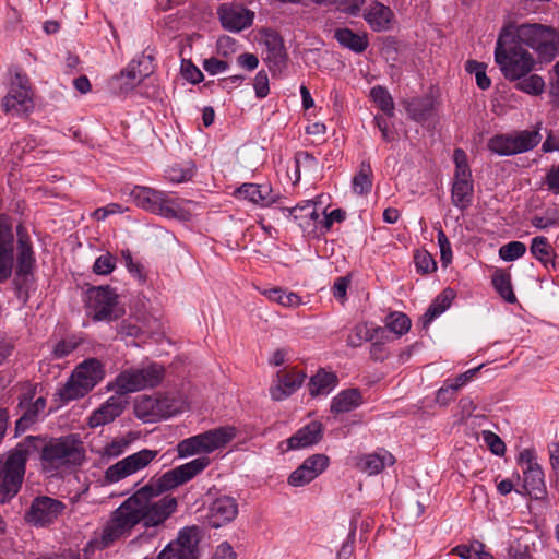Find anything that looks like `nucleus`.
Segmentation results:
<instances>
[{"instance_id":"nucleus-1","label":"nucleus","mask_w":559,"mask_h":559,"mask_svg":"<svg viewBox=\"0 0 559 559\" xmlns=\"http://www.w3.org/2000/svg\"><path fill=\"white\" fill-rule=\"evenodd\" d=\"M209 465L210 459L200 456L166 472L157 478H151L146 485L138 489L112 511L100 535L92 544L99 549H105L118 539L129 535L139 523H143L145 527L163 524L176 511L178 501L170 495L160 498L159 496L189 481Z\"/></svg>"},{"instance_id":"nucleus-2","label":"nucleus","mask_w":559,"mask_h":559,"mask_svg":"<svg viewBox=\"0 0 559 559\" xmlns=\"http://www.w3.org/2000/svg\"><path fill=\"white\" fill-rule=\"evenodd\" d=\"M43 471L49 476H61L82 465L85 449L78 435L51 439L40 453Z\"/></svg>"},{"instance_id":"nucleus-3","label":"nucleus","mask_w":559,"mask_h":559,"mask_svg":"<svg viewBox=\"0 0 559 559\" xmlns=\"http://www.w3.org/2000/svg\"><path fill=\"white\" fill-rule=\"evenodd\" d=\"M495 60L504 78L515 81L524 78L535 69L536 60L531 52L521 47L512 27L504 26L495 49Z\"/></svg>"},{"instance_id":"nucleus-4","label":"nucleus","mask_w":559,"mask_h":559,"mask_svg":"<svg viewBox=\"0 0 559 559\" xmlns=\"http://www.w3.org/2000/svg\"><path fill=\"white\" fill-rule=\"evenodd\" d=\"M512 33L522 45L532 48L538 59L550 62L559 56V31L552 26L539 23L510 24Z\"/></svg>"},{"instance_id":"nucleus-5","label":"nucleus","mask_w":559,"mask_h":559,"mask_svg":"<svg viewBox=\"0 0 559 559\" xmlns=\"http://www.w3.org/2000/svg\"><path fill=\"white\" fill-rule=\"evenodd\" d=\"M123 197L132 201L138 207L165 217L183 218L185 215L178 204L170 200L163 191L144 186L124 187Z\"/></svg>"},{"instance_id":"nucleus-6","label":"nucleus","mask_w":559,"mask_h":559,"mask_svg":"<svg viewBox=\"0 0 559 559\" xmlns=\"http://www.w3.org/2000/svg\"><path fill=\"white\" fill-rule=\"evenodd\" d=\"M28 451L16 447L0 456V503L11 500L19 491L25 474Z\"/></svg>"},{"instance_id":"nucleus-7","label":"nucleus","mask_w":559,"mask_h":559,"mask_svg":"<svg viewBox=\"0 0 559 559\" xmlns=\"http://www.w3.org/2000/svg\"><path fill=\"white\" fill-rule=\"evenodd\" d=\"M104 378L102 364L94 358L86 359L80 364L71 377L59 390L62 402L73 401L86 395Z\"/></svg>"},{"instance_id":"nucleus-8","label":"nucleus","mask_w":559,"mask_h":559,"mask_svg":"<svg viewBox=\"0 0 559 559\" xmlns=\"http://www.w3.org/2000/svg\"><path fill=\"white\" fill-rule=\"evenodd\" d=\"M237 435L233 426H224L183 439L177 444L179 457L209 454L224 448Z\"/></svg>"},{"instance_id":"nucleus-9","label":"nucleus","mask_w":559,"mask_h":559,"mask_svg":"<svg viewBox=\"0 0 559 559\" xmlns=\"http://www.w3.org/2000/svg\"><path fill=\"white\" fill-rule=\"evenodd\" d=\"M16 235V263L14 267L13 286L16 290L17 297H22V295L27 294V289L32 284L36 259L31 239L22 226L17 227Z\"/></svg>"},{"instance_id":"nucleus-10","label":"nucleus","mask_w":559,"mask_h":559,"mask_svg":"<svg viewBox=\"0 0 559 559\" xmlns=\"http://www.w3.org/2000/svg\"><path fill=\"white\" fill-rule=\"evenodd\" d=\"M542 140L538 130L498 134L488 141V150L500 156H510L533 150Z\"/></svg>"},{"instance_id":"nucleus-11","label":"nucleus","mask_w":559,"mask_h":559,"mask_svg":"<svg viewBox=\"0 0 559 559\" xmlns=\"http://www.w3.org/2000/svg\"><path fill=\"white\" fill-rule=\"evenodd\" d=\"M180 409V402L168 395H142L134 402L135 416L145 423L169 418L178 414Z\"/></svg>"},{"instance_id":"nucleus-12","label":"nucleus","mask_w":559,"mask_h":559,"mask_svg":"<svg viewBox=\"0 0 559 559\" xmlns=\"http://www.w3.org/2000/svg\"><path fill=\"white\" fill-rule=\"evenodd\" d=\"M158 451L143 449L110 465L105 471L104 480L106 484H116L122 479L144 469L152 463Z\"/></svg>"},{"instance_id":"nucleus-13","label":"nucleus","mask_w":559,"mask_h":559,"mask_svg":"<svg viewBox=\"0 0 559 559\" xmlns=\"http://www.w3.org/2000/svg\"><path fill=\"white\" fill-rule=\"evenodd\" d=\"M518 464L523 474V489L535 499H540L546 493L544 472L537 462V455L533 449H524L518 455Z\"/></svg>"},{"instance_id":"nucleus-14","label":"nucleus","mask_w":559,"mask_h":559,"mask_svg":"<svg viewBox=\"0 0 559 559\" xmlns=\"http://www.w3.org/2000/svg\"><path fill=\"white\" fill-rule=\"evenodd\" d=\"M33 107L29 80L26 74L15 71L8 94L2 99V108L9 114H23Z\"/></svg>"},{"instance_id":"nucleus-15","label":"nucleus","mask_w":559,"mask_h":559,"mask_svg":"<svg viewBox=\"0 0 559 559\" xmlns=\"http://www.w3.org/2000/svg\"><path fill=\"white\" fill-rule=\"evenodd\" d=\"M200 531L195 526L182 528L176 540L169 543L157 559H199Z\"/></svg>"},{"instance_id":"nucleus-16","label":"nucleus","mask_w":559,"mask_h":559,"mask_svg":"<svg viewBox=\"0 0 559 559\" xmlns=\"http://www.w3.org/2000/svg\"><path fill=\"white\" fill-rule=\"evenodd\" d=\"M64 509L66 506L62 501L41 496L33 500L25 519L36 526H46L53 523L63 513Z\"/></svg>"},{"instance_id":"nucleus-17","label":"nucleus","mask_w":559,"mask_h":559,"mask_svg":"<svg viewBox=\"0 0 559 559\" xmlns=\"http://www.w3.org/2000/svg\"><path fill=\"white\" fill-rule=\"evenodd\" d=\"M263 60L273 73H281L287 64V52L282 37L274 31H265L261 39Z\"/></svg>"},{"instance_id":"nucleus-18","label":"nucleus","mask_w":559,"mask_h":559,"mask_svg":"<svg viewBox=\"0 0 559 559\" xmlns=\"http://www.w3.org/2000/svg\"><path fill=\"white\" fill-rule=\"evenodd\" d=\"M14 236L9 218L0 216V283L7 282L14 267Z\"/></svg>"},{"instance_id":"nucleus-19","label":"nucleus","mask_w":559,"mask_h":559,"mask_svg":"<svg viewBox=\"0 0 559 559\" xmlns=\"http://www.w3.org/2000/svg\"><path fill=\"white\" fill-rule=\"evenodd\" d=\"M330 459L325 454L317 453L307 457L288 477L293 487L308 485L321 475L329 466Z\"/></svg>"},{"instance_id":"nucleus-20","label":"nucleus","mask_w":559,"mask_h":559,"mask_svg":"<svg viewBox=\"0 0 559 559\" xmlns=\"http://www.w3.org/2000/svg\"><path fill=\"white\" fill-rule=\"evenodd\" d=\"M93 319L96 321H111L121 316L117 309V294L109 287H98L91 293Z\"/></svg>"},{"instance_id":"nucleus-21","label":"nucleus","mask_w":559,"mask_h":559,"mask_svg":"<svg viewBox=\"0 0 559 559\" xmlns=\"http://www.w3.org/2000/svg\"><path fill=\"white\" fill-rule=\"evenodd\" d=\"M127 404L128 401L118 394L110 396L98 408L92 412L87 419V425L91 428H97L112 423L123 413Z\"/></svg>"},{"instance_id":"nucleus-22","label":"nucleus","mask_w":559,"mask_h":559,"mask_svg":"<svg viewBox=\"0 0 559 559\" xmlns=\"http://www.w3.org/2000/svg\"><path fill=\"white\" fill-rule=\"evenodd\" d=\"M306 374L301 371H278L275 384L270 388L271 397L274 401H283L296 392L302 384Z\"/></svg>"},{"instance_id":"nucleus-23","label":"nucleus","mask_w":559,"mask_h":559,"mask_svg":"<svg viewBox=\"0 0 559 559\" xmlns=\"http://www.w3.org/2000/svg\"><path fill=\"white\" fill-rule=\"evenodd\" d=\"M238 514V504L231 497L223 496L217 498L210 507L209 523L212 527L218 528L231 522Z\"/></svg>"},{"instance_id":"nucleus-24","label":"nucleus","mask_w":559,"mask_h":559,"mask_svg":"<svg viewBox=\"0 0 559 559\" xmlns=\"http://www.w3.org/2000/svg\"><path fill=\"white\" fill-rule=\"evenodd\" d=\"M364 17L374 32H386L393 27L394 13L381 2H372L365 11Z\"/></svg>"},{"instance_id":"nucleus-25","label":"nucleus","mask_w":559,"mask_h":559,"mask_svg":"<svg viewBox=\"0 0 559 559\" xmlns=\"http://www.w3.org/2000/svg\"><path fill=\"white\" fill-rule=\"evenodd\" d=\"M323 436V427L319 421H311L298 429L286 440L287 450H299L317 444Z\"/></svg>"},{"instance_id":"nucleus-26","label":"nucleus","mask_w":559,"mask_h":559,"mask_svg":"<svg viewBox=\"0 0 559 559\" xmlns=\"http://www.w3.org/2000/svg\"><path fill=\"white\" fill-rule=\"evenodd\" d=\"M286 211L304 230L310 231L320 225L321 214L312 201H305Z\"/></svg>"},{"instance_id":"nucleus-27","label":"nucleus","mask_w":559,"mask_h":559,"mask_svg":"<svg viewBox=\"0 0 559 559\" xmlns=\"http://www.w3.org/2000/svg\"><path fill=\"white\" fill-rule=\"evenodd\" d=\"M33 394L27 392L20 399V407L23 409V414L16 421V430L24 431L32 424H34L38 416L44 413L46 407V400L44 397H37L34 402Z\"/></svg>"},{"instance_id":"nucleus-28","label":"nucleus","mask_w":559,"mask_h":559,"mask_svg":"<svg viewBox=\"0 0 559 559\" xmlns=\"http://www.w3.org/2000/svg\"><path fill=\"white\" fill-rule=\"evenodd\" d=\"M253 13L241 7L222 8L219 17L224 28L239 32L249 27L253 21Z\"/></svg>"},{"instance_id":"nucleus-29","label":"nucleus","mask_w":559,"mask_h":559,"mask_svg":"<svg viewBox=\"0 0 559 559\" xmlns=\"http://www.w3.org/2000/svg\"><path fill=\"white\" fill-rule=\"evenodd\" d=\"M395 457L386 450L379 449L376 452L359 457L358 468L369 476L381 473L386 466H392Z\"/></svg>"},{"instance_id":"nucleus-30","label":"nucleus","mask_w":559,"mask_h":559,"mask_svg":"<svg viewBox=\"0 0 559 559\" xmlns=\"http://www.w3.org/2000/svg\"><path fill=\"white\" fill-rule=\"evenodd\" d=\"M139 376L135 367H129L120 371L114 381L109 382L107 389L119 396L141 391Z\"/></svg>"},{"instance_id":"nucleus-31","label":"nucleus","mask_w":559,"mask_h":559,"mask_svg":"<svg viewBox=\"0 0 559 559\" xmlns=\"http://www.w3.org/2000/svg\"><path fill=\"white\" fill-rule=\"evenodd\" d=\"M237 193L240 198L260 206H269L275 202L272 189L267 185L243 183L238 188Z\"/></svg>"},{"instance_id":"nucleus-32","label":"nucleus","mask_w":559,"mask_h":559,"mask_svg":"<svg viewBox=\"0 0 559 559\" xmlns=\"http://www.w3.org/2000/svg\"><path fill=\"white\" fill-rule=\"evenodd\" d=\"M362 404V395L358 389L343 390L331 401V412L335 415L352 412Z\"/></svg>"},{"instance_id":"nucleus-33","label":"nucleus","mask_w":559,"mask_h":559,"mask_svg":"<svg viewBox=\"0 0 559 559\" xmlns=\"http://www.w3.org/2000/svg\"><path fill=\"white\" fill-rule=\"evenodd\" d=\"M338 383L334 372L324 369L319 370L309 381V393L311 396L328 395Z\"/></svg>"},{"instance_id":"nucleus-34","label":"nucleus","mask_w":559,"mask_h":559,"mask_svg":"<svg viewBox=\"0 0 559 559\" xmlns=\"http://www.w3.org/2000/svg\"><path fill=\"white\" fill-rule=\"evenodd\" d=\"M135 368L140 379L141 391L157 386L165 377L164 367L157 362H147Z\"/></svg>"},{"instance_id":"nucleus-35","label":"nucleus","mask_w":559,"mask_h":559,"mask_svg":"<svg viewBox=\"0 0 559 559\" xmlns=\"http://www.w3.org/2000/svg\"><path fill=\"white\" fill-rule=\"evenodd\" d=\"M405 109L412 119L424 122L432 115L435 100L431 96L414 97L405 102Z\"/></svg>"},{"instance_id":"nucleus-36","label":"nucleus","mask_w":559,"mask_h":559,"mask_svg":"<svg viewBox=\"0 0 559 559\" xmlns=\"http://www.w3.org/2000/svg\"><path fill=\"white\" fill-rule=\"evenodd\" d=\"M334 37L341 46L356 53L364 52L369 45L367 35L356 34L349 28H337Z\"/></svg>"},{"instance_id":"nucleus-37","label":"nucleus","mask_w":559,"mask_h":559,"mask_svg":"<svg viewBox=\"0 0 559 559\" xmlns=\"http://www.w3.org/2000/svg\"><path fill=\"white\" fill-rule=\"evenodd\" d=\"M473 193V180L453 181L451 190L452 204L460 210L467 209L472 203Z\"/></svg>"},{"instance_id":"nucleus-38","label":"nucleus","mask_w":559,"mask_h":559,"mask_svg":"<svg viewBox=\"0 0 559 559\" xmlns=\"http://www.w3.org/2000/svg\"><path fill=\"white\" fill-rule=\"evenodd\" d=\"M530 251L532 255L537 259L546 269H555V261L552 259L554 249L546 237H534L532 239Z\"/></svg>"},{"instance_id":"nucleus-39","label":"nucleus","mask_w":559,"mask_h":559,"mask_svg":"<svg viewBox=\"0 0 559 559\" xmlns=\"http://www.w3.org/2000/svg\"><path fill=\"white\" fill-rule=\"evenodd\" d=\"M454 294L448 289L440 294L429 306L425 314L423 316V325L427 328L437 317L443 313L452 302Z\"/></svg>"},{"instance_id":"nucleus-40","label":"nucleus","mask_w":559,"mask_h":559,"mask_svg":"<svg viewBox=\"0 0 559 559\" xmlns=\"http://www.w3.org/2000/svg\"><path fill=\"white\" fill-rule=\"evenodd\" d=\"M132 433L112 438L100 450V455L104 459H115L123 454L134 441Z\"/></svg>"},{"instance_id":"nucleus-41","label":"nucleus","mask_w":559,"mask_h":559,"mask_svg":"<svg viewBox=\"0 0 559 559\" xmlns=\"http://www.w3.org/2000/svg\"><path fill=\"white\" fill-rule=\"evenodd\" d=\"M262 294L271 301L277 302L278 305L287 308H296L302 304L299 295L280 287L265 289Z\"/></svg>"},{"instance_id":"nucleus-42","label":"nucleus","mask_w":559,"mask_h":559,"mask_svg":"<svg viewBox=\"0 0 559 559\" xmlns=\"http://www.w3.org/2000/svg\"><path fill=\"white\" fill-rule=\"evenodd\" d=\"M150 57H143L142 60L139 61H132L129 63L127 69L121 72V76L129 79L130 87H133L150 74Z\"/></svg>"},{"instance_id":"nucleus-43","label":"nucleus","mask_w":559,"mask_h":559,"mask_svg":"<svg viewBox=\"0 0 559 559\" xmlns=\"http://www.w3.org/2000/svg\"><path fill=\"white\" fill-rule=\"evenodd\" d=\"M353 191L357 194H367L372 188V169L368 162H361L358 173L352 180Z\"/></svg>"},{"instance_id":"nucleus-44","label":"nucleus","mask_w":559,"mask_h":559,"mask_svg":"<svg viewBox=\"0 0 559 559\" xmlns=\"http://www.w3.org/2000/svg\"><path fill=\"white\" fill-rule=\"evenodd\" d=\"M492 285L497 293L509 304L516 301L511 285V276L502 270H497L492 275Z\"/></svg>"},{"instance_id":"nucleus-45","label":"nucleus","mask_w":559,"mask_h":559,"mask_svg":"<svg viewBox=\"0 0 559 559\" xmlns=\"http://www.w3.org/2000/svg\"><path fill=\"white\" fill-rule=\"evenodd\" d=\"M455 165L453 181L473 180L467 155L462 148H455L453 153Z\"/></svg>"},{"instance_id":"nucleus-46","label":"nucleus","mask_w":559,"mask_h":559,"mask_svg":"<svg viewBox=\"0 0 559 559\" xmlns=\"http://www.w3.org/2000/svg\"><path fill=\"white\" fill-rule=\"evenodd\" d=\"M370 97L383 112L389 116H393L394 102L386 88L380 85L372 87L370 91Z\"/></svg>"},{"instance_id":"nucleus-47","label":"nucleus","mask_w":559,"mask_h":559,"mask_svg":"<svg viewBox=\"0 0 559 559\" xmlns=\"http://www.w3.org/2000/svg\"><path fill=\"white\" fill-rule=\"evenodd\" d=\"M516 88L531 95H539L544 92L545 81L540 75L531 74L518 82Z\"/></svg>"},{"instance_id":"nucleus-48","label":"nucleus","mask_w":559,"mask_h":559,"mask_svg":"<svg viewBox=\"0 0 559 559\" xmlns=\"http://www.w3.org/2000/svg\"><path fill=\"white\" fill-rule=\"evenodd\" d=\"M386 326L396 335L405 334L411 328L409 318L402 312H392L386 318Z\"/></svg>"},{"instance_id":"nucleus-49","label":"nucleus","mask_w":559,"mask_h":559,"mask_svg":"<svg viewBox=\"0 0 559 559\" xmlns=\"http://www.w3.org/2000/svg\"><path fill=\"white\" fill-rule=\"evenodd\" d=\"M526 246L521 241H511L499 249V257L504 261H514L524 255Z\"/></svg>"},{"instance_id":"nucleus-50","label":"nucleus","mask_w":559,"mask_h":559,"mask_svg":"<svg viewBox=\"0 0 559 559\" xmlns=\"http://www.w3.org/2000/svg\"><path fill=\"white\" fill-rule=\"evenodd\" d=\"M414 260L417 271L424 274L431 273L437 269L435 259L427 251H418L415 254Z\"/></svg>"},{"instance_id":"nucleus-51","label":"nucleus","mask_w":559,"mask_h":559,"mask_svg":"<svg viewBox=\"0 0 559 559\" xmlns=\"http://www.w3.org/2000/svg\"><path fill=\"white\" fill-rule=\"evenodd\" d=\"M116 266V258L110 253L98 257L93 265V271L98 275H108Z\"/></svg>"},{"instance_id":"nucleus-52","label":"nucleus","mask_w":559,"mask_h":559,"mask_svg":"<svg viewBox=\"0 0 559 559\" xmlns=\"http://www.w3.org/2000/svg\"><path fill=\"white\" fill-rule=\"evenodd\" d=\"M437 240L440 248V259L444 266L449 265L452 261L451 243L442 229L437 234Z\"/></svg>"},{"instance_id":"nucleus-53","label":"nucleus","mask_w":559,"mask_h":559,"mask_svg":"<svg viewBox=\"0 0 559 559\" xmlns=\"http://www.w3.org/2000/svg\"><path fill=\"white\" fill-rule=\"evenodd\" d=\"M181 74L193 84L200 83L203 80V73L190 60H182Z\"/></svg>"},{"instance_id":"nucleus-54","label":"nucleus","mask_w":559,"mask_h":559,"mask_svg":"<svg viewBox=\"0 0 559 559\" xmlns=\"http://www.w3.org/2000/svg\"><path fill=\"white\" fill-rule=\"evenodd\" d=\"M483 439L485 443L489 447L492 453L496 455H502L506 451V445L499 436L493 433L492 431L485 430L483 431Z\"/></svg>"},{"instance_id":"nucleus-55","label":"nucleus","mask_w":559,"mask_h":559,"mask_svg":"<svg viewBox=\"0 0 559 559\" xmlns=\"http://www.w3.org/2000/svg\"><path fill=\"white\" fill-rule=\"evenodd\" d=\"M166 176H167L168 180H170L171 182L181 183V182L189 181L192 178L193 170L190 168L182 169L180 167L174 166L167 170Z\"/></svg>"},{"instance_id":"nucleus-56","label":"nucleus","mask_w":559,"mask_h":559,"mask_svg":"<svg viewBox=\"0 0 559 559\" xmlns=\"http://www.w3.org/2000/svg\"><path fill=\"white\" fill-rule=\"evenodd\" d=\"M203 69L211 75H216L225 72L228 69V63L217 58H207L203 60Z\"/></svg>"},{"instance_id":"nucleus-57","label":"nucleus","mask_w":559,"mask_h":559,"mask_svg":"<svg viewBox=\"0 0 559 559\" xmlns=\"http://www.w3.org/2000/svg\"><path fill=\"white\" fill-rule=\"evenodd\" d=\"M456 392L457 390L447 380L437 391L436 402L440 405H448L454 399Z\"/></svg>"},{"instance_id":"nucleus-58","label":"nucleus","mask_w":559,"mask_h":559,"mask_svg":"<svg viewBox=\"0 0 559 559\" xmlns=\"http://www.w3.org/2000/svg\"><path fill=\"white\" fill-rule=\"evenodd\" d=\"M253 87L255 91V95L259 98H264L267 96L270 87H269V78L267 74L263 71L257 73L253 82Z\"/></svg>"},{"instance_id":"nucleus-59","label":"nucleus","mask_w":559,"mask_h":559,"mask_svg":"<svg viewBox=\"0 0 559 559\" xmlns=\"http://www.w3.org/2000/svg\"><path fill=\"white\" fill-rule=\"evenodd\" d=\"M349 284L350 280L348 276L337 277L332 287L333 296L343 302L346 299V293Z\"/></svg>"},{"instance_id":"nucleus-60","label":"nucleus","mask_w":559,"mask_h":559,"mask_svg":"<svg viewBox=\"0 0 559 559\" xmlns=\"http://www.w3.org/2000/svg\"><path fill=\"white\" fill-rule=\"evenodd\" d=\"M346 213L341 209H335L329 214L324 213V217L320 221V226L324 230H329L334 222H342L345 219Z\"/></svg>"},{"instance_id":"nucleus-61","label":"nucleus","mask_w":559,"mask_h":559,"mask_svg":"<svg viewBox=\"0 0 559 559\" xmlns=\"http://www.w3.org/2000/svg\"><path fill=\"white\" fill-rule=\"evenodd\" d=\"M76 347V344L70 341H60L56 344L52 350V355L56 359H61L67 357L70 353H72Z\"/></svg>"},{"instance_id":"nucleus-62","label":"nucleus","mask_w":559,"mask_h":559,"mask_svg":"<svg viewBox=\"0 0 559 559\" xmlns=\"http://www.w3.org/2000/svg\"><path fill=\"white\" fill-rule=\"evenodd\" d=\"M545 183L549 191L559 194V165L547 173Z\"/></svg>"},{"instance_id":"nucleus-63","label":"nucleus","mask_w":559,"mask_h":559,"mask_svg":"<svg viewBox=\"0 0 559 559\" xmlns=\"http://www.w3.org/2000/svg\"><path fill=\"white\" fill-rule=\"evenodd\" d=\"M71 502H72L71 510L73 513L87 514V513L93 512V509L95 507L94 504L86 502L82 498V495H79V496L72 498Z\"/></svg>"},{"instance_id":"nucleus-64","label":"nucleus","mask_w":559,"mask_h":559,"mask_svg":"<svg viewBox=\"0 0 559 559\" xmlns=\"http://www.w3.org/2000/svg\"><path fill=\"white\" fill-rule=\"evenodd\" d=\"M212 559H236V552L228 543L224 542L216 547Z\"/></svg>"}]
</instances>
